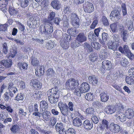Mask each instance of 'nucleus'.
I'll use <instances>...</instances> for the list:
<instances>
[{
    "label": "nucleus",
    "mask_w": 134,
    "mask_h": 134,
    "mask_svg": "<svg viewBox=\"0 0 134 134\" xmlns=\"http://www.w3.org/2000/svg\"><path fill=\"white\" fill-rule=\"evenodd\" d=\"M125 113L126 117L128 119H132L133 117L134 113L133 110L132 109H128L126 110Z\"/></svg>",
    "instance_id": "obj_21"
},
{
    "label": "nucleus",
    "mask_w": 134,
    "mask_h": 134,
    "mask_svg": "<svg viewBox=\"0 0 134 134\" xmlns=\"http://www.w3.org/2000/svg\"><path fill=\"white\" fill-rule=\"evenodd\" d=\"M86 39L87 38L85 34L82 32L80 33L76 39V40L80 43L86 41Z\"/></svg>",
    "instance_id": "obj_17"
},
{
    "label": "nucleus",
    "mask_w": 134,
    "mask_h": 134,
    "mask_svg": "<svg viewBox=\"0 0 134 134\" xmlns=\"http://www.w3.org/2000/svg\"><path fill=\"white\" fill-rule=\"evenodd\" d=\"M54 42L52 41H49L46 43L45 45L46 48L47 50H50L52 49L54 46Z\"/></svg>",
    "instance_id": "obj_30"
},
{
    "label": "nucleus",
    "mask_w": 134,
    "mask_h": 134,
    "mask_svg": "<svg viewBox=\"0 0 134 134\" xmlns=\"http://www.w3.org/2000/svg\"><path fill=\"white\" fill-rule=\"evenodd\" d=\"M51 5L53 8L56 10L60 9V4L58 1L57 0L53 1L51 3Z\"/></svg>",
    "instance_id": "obj_25"
},
{
    "label": "nucleus",
    "mask_w": 134,
    "mask_h": 134,
    "mask_svg": "<svg viewBox=\"0 0 134 134\" xmlns=\"http://www.w3.org/2000/svg\"><path fill=\"white\" fill-rule=\"evenodd\" d=\"M58 106L62 114L63 115L67 116L68 115V106L66 103L59 102L58 104Z\"/></svg>",
    "instance_id": "obj_8"
},
{
    "label": "nucleus",
    "mask_w": 134,
    "mask_h": 134,
    "mask_svg": "<svg viewBox=\"0 0 134 134\" xmlns=\"http://www.w3.org/2000/svg\"><path fill=\"white\" fill-rule=\"evenodd\" d=\"M83 9L85 12L91 13L94 10V5L92 3L87 1L85 3Z\"/></svg>",
    "instance_id": "obj_11"
},
{
    "label": "nucleus",
    "mask_w": 134,
    "mask_h": 134,
    "mask_svg": "<svg viewBox=\"0 0 134 134\" xmlns=\"http://www.w3.org/2000/svg\"><path fill=\"white\" fill-rule=\"evenodd\" d=\"M116 115L117 116V118L118 119H119L121 122H124L126 121V117L125 114L123 113L118 112L116 113Z\"/></svg>",
    "instance_id": "obj_26"
},
{
    "label": "nucleus",
    "mask_w": 134,
    "mask_h": 134,
    "mask_svg": "<svg viewBox=\"0 0 134 134\" xmlns=\"http://www.w3.org/2000/svg\"><path fill=\"white\" fill-rule=\"evenodd\" d=\"M55 128L57 130H59L64 128L63 127V124L61 122L58 123L55 125Z\"/></svg>",
    "instance_id": "obj_55"
},
{
    "label": "nucleus",
    "mask_w": 134,
    "mask_h": 134,
    "mask_svg": "<svg viewBox=\"0 0 134 134\" xmlns=\"http://www.w3.org/2000/svg\"><path fill=\"white\" fill-rule=\"evenodd\" d=\"M48 100L52 103H55L58 101L59 97V91L57 87L49 89L47 92Z\"/></svg>",
    "instance_id": "obj_2"
},
{
    "label": "nucleus",
    "mask_w": 134,
    "mask_h": 134,
    "mask_svg": "<svg viewBox=\"0 0 134 134\" xmlns=\"http://www.w3.org/2000/svg\"><path fill=\"white\" fill-rule=\"evenodd\" d=\"M76 131L75 129L70 128L66 130V134H75Z\"/></svg>",
    "instance_id": "obj_49"
},
{
    "label": "nucleus",
    "mask_w": 134,
    "mask_h": 134,
    "mask_svg": "<svg viewBox=\"0 0 134 134\" xmlns=\"http://www.w3.org/2000/svg\"><path fill=\"white\" fill-rule=\"evenodd\" d=\"M55 13L53 12H52L50 13L48 16V19L50 21H52L54 18L55 16Z\"/></svg>",
    "instance_id": "obj_52"
},
{
    "label": "nucleus",
    "mask_w": 134,
    "mask_h": 134,
    "mask_svg": "<svg viewBox=\"0 0 134 134\" xmlns=\"http://www.w3.org/2000/svg\"><path fill=\"white\" fill-rule=\"evenodd\" d=\"M12 64V61L11 59L3 60L0 61V72L3 71L5 68L10 67Z\"/></svg>",
    "instance_id": "obj_5"
},
{
    "label": "nucleus",
    "mask_w": 134,
    "mask_h": 134,
    "mask_svg": "<svg viewBox=\"0 0 134 134\" xmlns=\"http://www.w3.org/2000/svg\"><path fill=\"white\" fill-rule=\"evenodd\" d=\"M86 114H93L94 112V109L92 108H87L86 110Z\"/></svg>",
    "instance_id": "obj_50"
},
{
    "label": "nucleus",
    "mask_w": 134,
    "mask_h": 134,
    "mask_svg": "<svg viewBox=\"0 0 134 134\" xmlns=\"http://www.w3.org/2000/svg\"><path fill=\"white\" fill-rule=\"evenodd\" d=\"M10 54L9 56V57H14L16 55L17 52L15 50L13 49L10 52Z\"/></svg>",
    "instance_id": "obj_58"
},
{
    "label": "nucleus",
    "mask_w": 134,
    "mask_h": 134,
    "mask_svg": "<svg viewBox=\"0 0 134 134\" xmlns=\"http://www.w3.org/2000/svg\"><path fill=\"white\" fill-rule=\"evenodd\" d=\"M73 124L74 126L79 127L82 124L81 120L78 118H76L73 121Z\"/></svg>",
    "instance_id": "obj_31"
},
{
    "label": "nucleus",
    "mask_w": 134,
    "mask_h": 134,
    "mask_svg": "<svg viewBox=\"0 0 134 134\" xmlns=\"http://www.w3.org/2000/svg\"><path fill=\"white\" fill-rule=\"evenodd\" d=\"M98 21L96 20H94L92 22L90 26V28L91 29H94L98 24Z\"/></svg>",
    "instance_id": "obj_57"
},
{
    "label": "nucleus",
    "mask_w": 134,
    "mask_h": 134,
    "mask_svg": "<svg viewBox=\"0 0 134 134\" xmlns=\"http://www.w3.org/2000/svg\"><path fill=\"white\" fill-rule=\"evenodd\" d=\"M121 37L124 42H126L129 36L127 31L122 26H121L119 29Z\"/></svg>",
    "instance_id": "obj_9"
},
{
    "label": "nucleus",
    "mask_w": 134,
    "mask_h": 134,
    "mask_svg": "<svg viewBox=\"0 0 134 134\" xmlns=\"http://www.w3.org/2000/svg\"><path fill=\"white\" fill-rule=\"evenodd\" d=\"M91 44L93 48L97 50L99 49L101 46L100 44L98 43L95 42H92Z\"/></svg>",
    "instance_id": "obj_43"
},
{
    "label": "nucleus",
    "mask_w": 134,
    "mask_h": 134,
    "mask_svg": "<svg viewBox=\"0 0 134 134\" xmlns=\"http://www.w3.org/2000/svg\"><path fill=\"white\" fill-rule=\"evenodd\" d=\"M79 85V81L78 80L74 78H71L68 80L64 86V89L72 91L74 90V93L75 95L78 96H81V94L83 93L80 88L77 87Z\"/></svg>",
    "instance_id": "obj_1"
},
{
    "label": "nucleus",
    "mask_w": 134,
    "mask_h": 134,
    "mask_svg": "<svg viewBox=\"0 0 134 134\" xmlns=\"http://www.w3.org/2000/svg\"><path fill=\"white\" fill-rule=\"evenodd\" d=\"M67 32L71 36L75 37L76 34V30L73 28H69L67 30Z\"/></svg>",
    "instance_id": "obj_35"
},
{
    "label": "nucleus",
    "mask_w": 134,
    "mask_h": 134,
    "mask_svg": "<svg viewBox=\"0 0 134 134\" xmlns=\"http://www.w3.org/2000/svg\"><path fill=\"white\" fill-rule=\"evenodd\" d=\"M80 88L83 93L87 92L90 89L89 85L86 82H83L81 85Z\"/></svg>",
    "instance_id": "obj_24"
},
{
    "label": "nucleus",
    "mask_w": 134,
    "mask_h": 134,
    "mask_svg": "<svg viewBox=\"0 0 134 134\" xmlns=\"http://www.w3.org/2000/svg\"><path fill=\"white\" fill-rule=\"evenodd\" d=\"M88 79L89 83L91 84L92 85L95 86L97 84L98 79L95 75H92L89 76Z\"/></svg>",
    "instance_id": "obj_20"
},
{
    "label": "nucleus",
    "mask_w": 134,
    "mask_h": 134,
    "mask_svg": "<svg viewBox=\"0 0 134 134\" xmlns=\"http://www.w3.org/2000/svg\"><path fill=\"white\" fill-rule=\"evenodd\" d=\"M40 107L42 110H45L48 107V104L45 101L42 100L40 102Z\"/></svg>",
    "instance_id": "obj_34"
},
{
    "label": "nucleus",
    "mask_w": 134,
    "mask_h": 134,
    "mask_svg": "<svg viewBox=\"0 0 134 134\" xmlns=\"http://www.w3.org/2000/svg\"><path fill=\"white\" fill-rule=\"evenodd\" d=\"M102 21L103 25L105 26H108L109 23L106 17L104 16H102Z\"/></svg>",
    "instance_id": "obj_45"
},
{
    "label": "nucleus",
    "mask_w": 134,
    "mask_h": 134,
    "mask_svg": "<svg viewBox=\"0 0 134 134\" xmlns=\"http://www.w3.org/2000/svg\"><path fill=\"white\" fill-rule=\"evenodd\" d=\"M91 119L93 123L95 124L98 123L99 121V118L94 115L92 116Z\"/></svg>",
    "instance_id": "obj_51"
},
{
    "label": "nucleus",
    "mask_w": 134,
    "mask_h": 134,
    "mask_svg": "<svg viewBox=\"0 0 134 134\" xmlns=\"http://www.w3.org/2000/svg\"><path fill=\"white\" fill-rule=\"evenodd\" d=\"M49 2L48 0H43L41 2V4L44 7H46L48 5Z\"/></svg>",
    "instance_id": "obj_62"
},
{
    "label": "nucleus",
    "mask_w": 134,
    "mask_h": 134,
    "mask_svg": "<svg viewBox=\"0 0 134 134\" xmlns=\"http://www.w3.org/2000/svg\"><path fill=\"white\" fill-rule=\"evenodd\" d=\"M108 34L105 32L103 33L102 34V38L104 42H106L108 38Z\"/></svg>",
    "instance_id": "obj_56"
},
{
    "label": "nucleus",
    "mask_w": 134,
    "mask_h": 134,
    "mask_svg": "<svg viewBox=\"0 0 134 134\" xmlns=\"http://www.w3.org/2000/svg\"><path fill=\"white\" fill-rule=\"evenodd\" d=\"M109 122L108 121L104 119L102 120L101 123L99 125L100 129L103 131L104 130H108L109 127Z\"/></svg>",
    "instance_id": "obj_14"
},
{
    "label": "nucleus",
    "mask_w": 134,
    "mask_h": 134,
    "mask_svg": "<svg viewBox=\"0 0 134 134\" xmlns=\"http://www.w3.org/2000/svg\"><path fill=\"white\" fill-rule=\"evenodd\" d=\"M112 64L110 61L104 60L102 62V65L100 69L102 73L104 74L106 70H109L111 68Z\"/></svg>",
    "instance_id": "obj_3"
},
{
    "label": "nucleus",
    "mask_w": 134,
    "mask_h": 134,
    "mask_svg": "<svg viewBox=\"0 0 134 134\" xmlns=\"http://www.w3.org/2000/svg\"><path fill=\"white\" fill-rule=\"evenodd\" d=\"M109 127L110 130L114 133H118L120 131V126L113 123H111L110 124Z\"/></svg>",
    "instance_id": "obj_16"
},
{
    "label": "nucleus",
    "mask_w": 134,
    "mask_h": 134,
    "mask_svg": "<svg viewBox=\"0 0 134 134\" xmlns=\"http://www.w3.org/2000/svg\"><path fill=\"white\" fill-rule=\"evenodd\" d=\"M39 31L42 34H46V26L44 25H41L39 28Z\"/></svg>",
    "instance_id": "obj_48"
},
{
    "label": "nucleus",
    "mask_w": 134,
    "mask_h": 134,
    "mask_svg": "<svg viewBox=\"0 0 134 134\" xmlns=\"http://www.w3.org/2000/svg\"><path fill=\"white\" fill-rule=\"evenodd\" d=\"M17 65L19 69L21 70H26L28 67L27 63L24 62H19L18 63Z\"/></svg>",
    "instance_id": "obj_22"
},
{
    "label": "nucleus",
    "mask_w": 134,
    "mask_h": 134,
    "mask_svg": "<svg viewBox=\"0 0 134 134\" xmlns=\"http://www.w3.org/2000/svg\"><path fill=\"white\" fill-rule=\"evenodd\" d=\"M29 2L28 0H20V3L21 7L23 8H25L28 5Z\"/></svg>",
    "instance_id": "obj_42"
},
{
    "label": "nucleus",
    "mask_w": 134,
    "mask_h": 134,
    "mask_svg": "<svg viewBox=\"0 0 134 134\" xmlns=\"http://www.w3.org/2000/svg\"><path fill=\"white\" fill-rule=\"evenodd\" d=\"M10 130L11 132L13 133H15L20 130L19 126L17 124L12 125Z\"/></svg>",
    "instance_id": "obj_32"
},
{
    "label": "nucleus",
    "mask_w": 134,
    "mask_h": 134,
    "mask_svg": "<svg viewBox=\"0 0 134 134\" xmlns=\"http://www.w3.org/2000/svg\"><path fill=\"white\" fill-rule=\"evenodd\" d=\"M71 23L73 26L75 28L79 27L80 25V20L77 15L75 13H72Z\"/></svg>",
    "instance_id": "obj_10"
},
{
    "label": "nucleus",
    "mask_w": 134,
    "mask_h": 134,
    "mask_svg": "<svg viewBox=\"0 0 134 134\" xmlns=\"http://www.w3.org/2000/svg\"><path fill=\"white\" fill-rule=\"evenodd\" d=\"M89 58L91 61L92 62H94L96 61L97 59V54L95 53H92L90 55Z\"/></svg>",
    "instance_id": "obj_40"
},
{
    "label": "nucleus",
    "mask_w": 134,
    "mask_h": 134,
    "mask_svg": "<svg viewBox=\"0 0 134 134\" xmlns=\"http://www.w3.org/2000/svg\"><path fill=\"white\" fill-rule=\"evenodd\" d=\"M118 45L116 42H113L112 41H109L108 43V48L114 51L116 50Z\"/></svg>",
    "instance_id": "obj_18"
},
{
    "label": "nucleus",
    "mask_w": 134,
    "mask_h": 134,
    "mask_svg": "<svg viewBox=\"0 0 134 134\" xmlns=\"http://www.w3.org/2000/svg\"><path fill=\"white\" fill-rule=\"evenodd\" d=\"M10 93L8 92H6L4 94L3 98L4 100L7 101L10 99Z\"/></svg>",
    "instance_id": "obj_54"
},
{
    "label": "nucleus",
    "mask_w": 134,
    "mask_h": 134,
    "mask_svg": "<svg viewBox=\"0 0 134 134\" xmlns=\"http://www.w3.org/2000/svg\"><path fill=\"white\" fill-rule=\"evenodd\" d=\"M74 105L72 102H70L69 103L68 108H69V110L71 111H73Z\"/></svg>",
    "instance_id": "obj_63"
},
{
    "label": "nucleus",
    "mask_w": 134,
    "mask_h": 134,
    "mask_svg": "<svg viewBox=\"0 0 134 134\" xmlns=\"http://www.w3.org/2000/svg\"><path fill=\"white\" fill-rule=\"evenodd\" d=\"M31 64L34 66H37L40 64L39 61L36 58L33 57L31 61Z\"/></svg>",
    "instance_id": "obj_36"
},
{
    "label": "nucleus",
    "mask_w": 134,
    "mask_h": 134,
    "mask_svg": "<svg viewBox=\"0 0 134 134\" xmlns=\"http://www.w3.org/2000/svg\"><path fill=\"white\" fill-rule=\"evenodd\" d=\"M8 11L10 14L11 15H16L18 13V11L12 7H10L8 9Z\"/></svg>",
    "instance_id": "obj_39"
},
{
    "label": "nucleus",
    "mask_w": 134,
    "mask_h": 134,
    "mask_svg": "<svg viewBox=\"0 0 134 134\" xmlns=\"http://www.w3.org/2000/svg\"><path fill=\"white\" fill-rule=\"evenodd\" d=\"M53 20L54 23L55 24L57 25H59V22L60 20V18H58L56 17Z\"/></svg>",
    "instance_id": "obj_61"
},
{
    "label": "nucleus",
    "mask_w": 134,
    "mask_h": 134,
    "mask_svg": "<svg viewBox=\"0 0 134 134\" xmlns=\"http://www.w3.org/2000/svg\"><path fill=\"white\" fill-rule=\"evenodd\" d=\"M3 51L5 54H7L8 52V47L6 42L4 43L3 45Z\"/></svg>",
    "instance_id": "obj_53"
},
{
    "label": "nucleus",
    "mask_w": 134,
    "mask_h": 134,
    "mask_svg": "<svg viewBox=\"0 0 134 134\" xmlns=\"http://www.w3.org/2000/svg\"><path fill=\"white\" fill-rule=\"evenodd\" d=\"M30 85L35 90H40L42 88V83L40 81L35 79L31 80Z\"/></svg>",
    "instance_id": "obj_6"
},
{
    "label": "nucleus",
    "mask_w": 134,
    "mask_h": 134,
    "mask_svg": "<svg viewBox=\"0 0 134 134\" xmlns=\"http://www.w3.org/2000/svg\"><path fill=\"white\" fill-rule=\"evenodd\" d=\"M133 77L127 76L125 78V81L128 84L131 85L134 83V80Z\"/></svg>",
    "instance_id": "obj_37"
},
{
    "label": "nucleus",
    "mask_w": 134,
    "mask_h": 134,
    "mask_svg": "<svg viewBox=\"0 0 134 134\" xmlns=\"http://www.w3.org/2000/svg\"><path fill=\"white\" fill-rule=\"evenodd\" d=\"M14 84L12 82H10L8 84V88L10 93V96L12 97L14 96V94H15L18 91V90L16 88L13 86Z\"/></svg>",
    "instance_id": "obj_12"
},
{
    "label": "nucleus",
    "mask_w": 134,
    "mask_h": 134,
    "mask_svg": "<svg viewBox=\"0 0 134 134\" xmlns=\"http://www.w3.org/2000/svg\"><path fill=\"white\" fill-rule=\"evenodd\" d=\"M126 54L127 56H128V57L130 59H133L134 57V55L131 52V51L130 50L128 52L126 53Z\"/></svg>",
    "instance_id": "obj_59"
},
{
    "label": "nucleus",
    "mask_w": 134,
    "mask_h": 134,
    "mask_svg": "<svg viewBox=\"0 0 134 134\" xmlns=\"http://www.w3.org/2000/svg\"><path fill=\"white\" fill-rule=\"evenodd\" d=\"M99 57L102 59H105L107 57V53L106 50L104 49H102L100 51Z\"/></svg>",
    "instance_id": "obj_33"
},
{
    "label": "nucleus",
    "mask_w": 134,
    "mask_h": 134,
    "mask_svg": "<svg viewBox=\"0 0 134 134\" xmlns=\"http://www.w3.org/2000/svg\"><path fill=\"white\" fill-rule=\"evenodd\" d=\"M116 108L115 106L113 104L107 106L104 109L105 112L108 114H112L116 111Z\"/></svg>",
    "instance_id": "obj_13"
},
{
    "label": "nucleus",
    "mask_w": 134,
    "mask_h": 134,
    "mask_svg": "<svg viewBox=\"0 0 134 134\" xmlns=\"http://www.w3.org/2000/svg\"><path fill=\"white\" fill-rule=\"evenodd\" d=\"M110 27L113 32L115 33L117 31L118 27L116 23H114L110 24Z\"/></svg>",
    "instance_id": "obj_38"
},
{
    "label": "nucleus",
    "mask_w": 134,
    "mask_h": 134,
    "mask_svg": "<svg viewBox=\"0 0 134 134\" xmlns=\"http://www.w3.org/2000/svg\"><path fill=\"white\" fill-rule=\"evenodd\" d=\"M122 10L123 16L125 15L127 13V9L125 3H122L121 5Z\"/></svg>",
    "instance_id": "obj_47"
},
{
    "label": "nucleus",
    "mask_w": 134,
    "mask_h": 134,
    "mask_svg": "<svg viewBox=\"0 0 134 134\" xmlns=\"http://www.w3.org/2000/svg\"><path fill=\"white\" fill-rule=\"evenodd\" d=\"M60 44L63 49L66 50L68 49L70 46V43L69 41L61 40L60 41Z\"/></svg>",
    "instance_id": "obj_23"
},
{
    "label": "nucleus",
    "mask_w": 134,
    "mask_h": 134,
    "mask_svg": "<svg viewBox=\"0 0 134 134\" xmlns=\"http://www.w3.org/2000/svg\"><path fill=\"white\" fill-rule=\"evenodd\" d=\"M88 37L89 38L91 39L92 41H95L96 40V36L94 34H92V35H89Z\"/></svg>",
    "instance_id": "obj_64"
},
{
    "label": "nucleus",
    "mask_w": 134,
    "mask_h": 134,
    "mask_svg": "<svg viewBox=\"0 0 134 134\" xmlns=\"http://www.w3.org/2000/svg\"><path fill=\"white\" fill-rule=\"evenodd\" d=\"M45 25L46 29V34H49L52 32L53 31V27L52 23H50V24H45Z\"/></svg>",
    "instance_id": "obj_29"
},
{
    "label": "nucleus",
    "mask_w": 134,
    "mask_h": 134,
    "mask_svg": "<svg viewBox=\"0 0 134 134\" xmlns=\"http://www.w3.org/2000/svg\"><path fill=\"white\" fill-rule=\"evenodd\" d=\"M100 100L103 102H105L107 101L109 98L108 95L104 92H102L100 94Z\"/></svg>",
    "instance_id": "obj_27"
},
{
    "label": "nucleus",
    "mask_w": 134,
    "mask_h": 134,
    "mask_svg": "<svg viewBox=\"0 0 134 134\" xmlns=\"http://www.w3.org/2000/svg\"><path fill=\"white\" fill-rule=\"evenodd\" d=\"M85 97L86 99L88 100L91 101L93 99V93L91 92L87 93Z\"/></svg>",
    "instance_id": "obj_46"
},
{
    "label": "nucleus",
    "mask_w": 134,
    "mask_h": 134,
    "mask_svg": "<svg viewBox=\"0 0 134 134\" xmlns=\"http://www.w3.org/2000/svg\"><path fill=\"white\" fill-rule=\"evenodd\" d=\"M84 128L86 130H91L93 127V124L92 122L91 123L90 121L86 120L83 123Z\"/></svg>",
    "instance_id": "obj_19"
},
{
    "label": "nucleus",
    "mask_w": 134,
    "mask_h": 134,
    "mask_svg": "<svg viewBox=\"0 0 134 134\" xmlns=\"http://www.w3.org/2000/svg\"><path fill=\"white\" fill-rule=\"evenodd\" d=\"M24 96L22 93H18L15 97V100L18 101L22 100L24 99Z\"/></svg>",
    "instance_id": "obj_44"
},
{
    "label": "nucleus",
    "mask_w": 134,
    "mask_h": 134,
    "mask_svg": "<svg viewBox=\"0 0 134 134\" xmlns=\"http://www.w3.org/2000/svg\"><path fill=\"white\" fill-rule=\"evenodd\" d=\"M28 110L30 113L33 112L32 114L35 116H37L39 118L40 117L41 114L38 111V105L36 103L34 104V106L32 105L29 106Z\"/></svg>",
    "instance_id": "obj_7"
},
{
    "label": "nucleus",
    "mask_w": 134,
    "mask_h": 134,
    "mask_svg": "<svg viewBox=\"0 0 134 134\" xmlns=\"http://www.w3.org/2000/svg\"><path fill=\"white\" fill-rule=\"evenodd\" d=\"M57 121L56 119L54 117H53L50 120L51 124V125L53 126L56 124Z\"/></svg>",
    "instance_id": "obj_60"
},
{
    "label": "nucleus",
    "mask_w": 134,
    "mask_h": 134,
    "mask_svg": "<svg viewBox=\"0 0 134 134\" xmlns=\"http://www.w3.org/2000/svg\"><path fill=\"white\" fill-rule=\"evenodd\" d=\"M42 116L44 120L48 121L50 119L51 114L49 111L44 110L42 113Z\"/></svg>",
    "instance_id": "obj_28"
},
{
    "label": "nucleus",
    "mask_w": 134,
    "mask_h": 134,
    "mask_svg": "<svg viewBox=\"0 0 134 134\" xmlns=\"http://www.w3.org/2000/svg\"><path fill=\"white\" fill-rule=\"evenodd\" d=\"M47 75L48 76L51 77L54 75V71L52 68H49L47 69L46 71Z\"/></svg>",
    "instance_id": "obj_41"
},
{
    "label": "nucleus",
    "mask_w": 134,
    "mask_h": 134,
    "mask_svg": "<svg viewBox=\"0 0 134 134\" xmlns=\"http://www.w3.org/2000/svg\"><path fill=\"white\" fill-rule=\"evenodd\" d=\"M44 67L42 65H39L35 69V73L36 75L38 76H41L44 73Z\"/></svg>",
    "instance_id": "obj_15"
},
{
    "label": "nucleus",
    "mask_w": 134,
    "mask_h": 134,
    "mask_svg": "<svg viewBox=\"0 0 134 134\" xmlns=\"http://www.w3.org/2000/svg\"><path fill=\"white\" fill-rule=\"evenodd\" d=\"M110 19L114 21H118L122 18L120 12L117 9L114 10L110 15Z\"/></svg>",
    "instance_id": "obj_4"
}]
</instances>
